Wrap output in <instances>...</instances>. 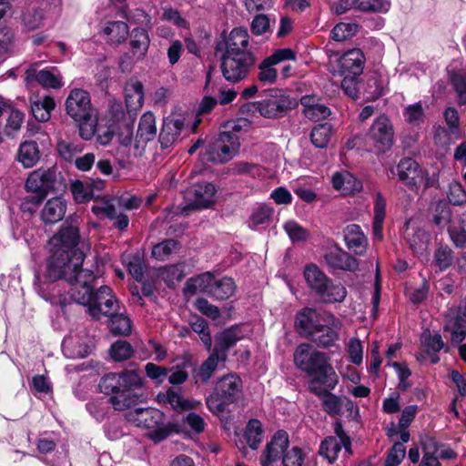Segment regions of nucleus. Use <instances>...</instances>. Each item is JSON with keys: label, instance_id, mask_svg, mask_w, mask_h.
<instances>
[{"label": "nucleus", "instance_id": "f257e3e1", "mask_svg": "<svg viewBox=\"0 0 466 466\" xmlns=\"http://www.w3.org/2000/svg\"><path fill=\"white\" fill-rule=\"evenodd\" d=\"M78 228L73 224L62 227L49 244L52 255L46 264L45 281L36 276L35 284L43 299L66 306L70 299L87 308L94 319L109 317L119 309L118 301L107 286L93 293L95 276L82 268L84 253L77 248Z\"/></svg>", "mask_w": 466, "mask_h": 466}, {"label": "nucleus", "instance_id": "f03ea898", "mask_svg": "<svg viewBox=\"0 0 466 466\" xmlns=\"http://www.w3.org/2000/svg\"><path fill=\"white\" fill-rule=\"evenodd\" d=\"M296 366L309 377L310 391L321 395L333 389L338 383V377L326 355L312 350L310 345L300 344L294 352Z\"/></svg>", "mask_w": 466, "mask_h": 466}, {"label": "nucleus", "instance_id": "7ed1b4c3", "mask_svg": "<svg viewBox=\"0 0 466 466\" xmlns=\"http://www.w3.org/2000/svg\"><path fill=\"white\" fill-rule=\"evenodd\" d=\"M142 385L143 380L137 370H126L106 374L98 386L101 392L111 395L110 402L114 409L122 410L136 403L137 396L133 390Z\"/></svg>", "mask_w": 466, "mask_h": 466}, {"label": "nucleus", "instance_id": "20e7f679", "mask_svg": "<svg viewBox=\"0 0 466 466\" xmlns=\"http://www.w3.org/2000/svg\"><path fill=\"white\" fill-rule=\"evenodd\" d=\"M431 222L440 229L447 228L451 241L457 247L466 243V212L454 217L450 204L440 200L431 207Z\"/></svg>", "mask_w": 466, "mask_h": 466}, {"label": "nucleus", "instance_id": "39448f33", "mask_svg": "<svg viewBox=\"0 0 466 466\" xmlns=\"http://www.w3.org/2000/svg\"><path fill=\"white\" fill-rule=\"evenodd\" d=\"M56 181V172L52 168H38L31 172L25 182V188L29 192L35 193V196L27 197L23 203V208L33 211L30 208H26L27 204H33L36 207L46 197L50 190L53 189Z\"/></svg>", "mask_w": 466, "mask_h": 466}, {"label": "nucleus", "instance_id": "423d86ee", "mask_svg": "<svg viewBox=\"0 0 466 466\" xmlns=\"http://www.w3.org/2000/svg\"><path fill=\"white\" fill-rule=\"evenodd\" d=\"M66 111L79 126L90 122L96 116L89 93L81 88L70 91L66 100Z\"/></svg>", "mask_w": 466, "mask_h": 466}, {"label": "nucleus", "instance_id": "0eeeda50", "mask_svg": "<svg viewBox=\"0 0 466 466\" xmlns=\"http://www.w3.org/2000/svg\"><path fill=\"white\" fill-rule=\"evenodd\" d=\"M239 146V138L237 135L219 133L209 144L205 158L214 164L228 162L238 153Z\"/></svg>", "mask_w": 466, "mask_h": 466}, {"label": "nucleus", "instance_id": "6e6552de", "mask_svg": "<svg viewBox=\"0 0 466 466\" xmlns=\"http://www.w3.org/2000/svg\"><path fill=\"white\" fill-rule=\"evenodd\" d=\"M255 64L253 54L232 56L223 54L221 58V72L226 80L237 83L244 79Z\"/></svg>", "mask_w": 466, "mask_h": 466}, {"label": "nucleus", "instance_id": "1a4fd4ad", "mask_svg": "<svg viewBox=\"0 0 466 466\" xmlns=\"http://www.w3.org/2000/svg\"><path fill=\"white\" fill-rule=\"evenodd\" d=\"M138 426H145L150 429L147 435L155 442L162 441L167 439L173 431H176V426L173 424L158 423L162 414L158 410H139L136 411Z\"/></svg>", "mask_w": 466, "mask_h": 466}, {"label": "nucleus", "instance_id": "9d476101", "mask_svg": "<svg viewBox=\"0 0 466 466\" xmlns=\"http://www.w3.org/2000/svg\"><path fill=\"white\" fill-rule=\"evenodd\" d=\"M334 433L336 436H329L321 441L319 451V455L329 463L338 459L342 447L347 452L351 453V441L345 432L341 422L336 421L334 423Z\"/></svg>", "mask_w": 466, "mask_h": 466}, {"label": "nucleus", "instance_id": "9b49d317", "mask_svg": "<svg viewBox=\"0 0 466 466\" xmlns=\"http://www.w3.org/2000/svg\"><path fill=\"white\" fill-rule=\"evenodd\" d=\"M368 138L380 152L389 150L393 145L394 131L390 120L384 115L378 116L371 125Z\"/></svg>", "mask_w": 466, "mask_h": 466}, {"label": "nucleus", "instance_id": "f8f14e48", "mask_svg": "<svg viewBox=\"0 0 466 466\" xmlns=\"http://www.w3.org/2000/svg\"><path fill=\"white\" fill-rule=\"evenodd\" d=\"M216 194L215 186L211 183H201L193 186L187 190L185 198L187 205L183 208V212L190 209H201L209 208L214 203Z\"/></svg>", "mask_w": 466, "mask_h": 466}, {"label": "nucleus", "instance_id": "ddd939ff", "mask_svg": "<svg viewBox=\"0 0 466 466\" xmlns=\"http://www.w3.org/2000/svg\"><path fill=\"white\" fill-rule=\"evenodd\" d=\"M365 56L359 48L348 50L342 54L333 66V73L338 75L360 76L363 72Z\"/></svg>", "mask_w": 466, "mask_h": 466}, {"label": "nucleus", "instance_id": "4468645a", "mask_svg": "<svg viewBox=\"0 0 466 466\" xmlns=\"http://www.w3.org/2000/svg\"><path fill=\"white\" fill-rule=\"evenodd\" d=\"M289 446V436L284 431H277L266 445L261 456V466H276L280 459L283 460L285 451Z\"/></svg>", "mask_w": 466, "mask_h": 466}, {"label": "nucleus", "instance_id": "2eb2a0df", "mask_svg": "<svg viewBox=\"0 0 466 466\" xmlns=\"http://www.w3.org/2000/svg\"><path fill=\"white\" fill-rule=\"evenodd\" d=\"M324 322L319 324L309 335L319 346L328 348L339 339L341 322L333 315L328 316Z\"/></svg>", "mask_w": 466, "mask_h": 466}, {"label": "nucleus", "instance_id": "dca6fc26", "mask_svg": "<svg viewBox=\"0 0 466 466\" xmlns=\"http://www.w3.org/2000/svg\"><path fill=\"white\" fill-rule=\"evenodd\" d=\"M323 258L331 270L356 272L360 268L354 257L337 246L327 250Z\"/></svg>", "mask_w": 466, "mask_h": 466}, {"label": "nucleus", "instance_id": "f3484780", "mask_svg": "<svg viewBox=\"0 0 466 466\" xmlns=\"http://www.w3.org/2000/svg\"><path fill=\"white\" fill-rule=\"evenodd\" d=\"M270 96L258 104L259 113L265 117L281 116L293 106L289 96L284 91L271 90Z\"/></svg>", "mask_w": 466, "mask_h": 466}, {"label": "nucleus", "instance_id": "a211bd4d", "mask_svg": "<svg viewBox=\"0 0 466 466\" xmlns=\"http://www.w3.org/2000/svg\"><path fill=\"white\" fill-rule=\"evenodd\" d=\"M216 396L224 403H233L242 392V381L236 374L222 377L216 385Z\"/></svg>", "mask_w": 466, "mask_h": 466}, {"label": "nucleus", "instance_id": "6ab92c4d", "mask_svg": "<svg viewBox=\"0 0 466 466\" xmlns=\"http://www.w3.org/2000/svg\"><path fill=\"white\" fill-rule=\"evenodd\" d=\"M34 80L45 88L58 89L64 86L62 75L56 67L36 71L30 66L25 71V81L30 84Z\"/></svg>", "mask_w": 466, "mask_h": 466}, {"label": "nucleus", "instance_id": "aec40b11", "mask_svg": "<svg viewBox=\"0 0 466 466\" xmlns=\"http://www.w3.org/2000/svg\"><path fill=\"white\" fill-rule=\"evenodd\" d=\"M390 0H339L336 6V13L343 14L350 9L363 12L386 13L390 10Z\"/></svg>", "mask_w": 466, "mask_h": 466}, {"label": "nucleus", "instance_id": "412c9836", "mask_svg": "<svg viewBox=\"0 0 466 466\" xmlns=\"http://www.w3.org/2000/svg\"><path fill=\"white\" fill-rule=\"evenodd\" d=\"M399 179L410 188H417L424 183V172L419 164L411 159H402L398 165Z\"/></svg>", "mask_w": 466, "mask_h": 466}, {"label": "nucleus", "instance_id": "4be33fe9", "mask_svg": "<svg viewBox=\"0 0 466 466\" xmlns=\"http://www.w3.org/2000/svg\"><path fill=\"white\" fill-rule=\"evenodd\" d=\"M331 184L335 190L344 196L355 194L362 189L361 181L346 170L335 172L331 177Z\"/></svg>", "mask_w": 466, "mask_h": 466}, {"label": "nucleus", "instance_id": "5701e85b", "mask_svg": "<svg viewBox=\"0 0 466 466\" xmlns=\"http://www.w3.org/2000/svg\"><path fill=\"white\" fill-rule=\"evenodd\" d=\"M249 35L247 29L237 27L232 29L226 40V50L224 54L238 56L240 54H252L248 50Z\"/></svg>", "mask_w": 466, "mask_h": 466}, {"label": "nucleus", "instance_id": "b1692460", "mask_svg": "<svg viewBox=\"0 0 466 466\" xmlns=\"http://www.w3.org/2000/svg\"><path fill=\"white\" fill-rule=\"evenodd\" d=\"M79 135L85 140H89L96 136L97 143L106 146L113 138V131L107 127H102L96 122V116L90 122L80 125Z\"/></svg>", "mask_w": 466, "mask_h": 466}, {"label": "nucleus", "instance_id": "393cba45", "mask_svg": "<svg viewBox=\"0 0 466 466\" xmlns=\"http://www.w3.org/2000/svg\"><path fill=\"white\" fill-rule=\"evenodd\" d=\"M30 109L33 116L39 122H46L56 107L55 100L50 96H40L33 94L29 97Z\"/></svg>", "mask_w": 466, "mask_h": 466}, {"label": "nucleus", "instance_id": "a878e982", "mask_svg": "<svg viewBox=\"0 0 466 466\" xmlns=\"http://www.w3.org/2000/svg\"><path fill=\"white\" fill-rule=\"evenodd\" d=\"M344 239L348 248L356 255L362 256L365 253L368 239L359 225L350 224L347 226L344 231Z\"/></svg>", "mask_w": 466, "mask_h": 466}, {"label": "nucleus", "instance_id": "bb28decb", "mask_svg": "<svg viewBox=\"0 0 466 466\" xmlns=\"http://www.w3.org/2000/svg\"><path fill=\"white\" fill-rule=\"evenodd\" d=\"M66 203L62 198L49 199L41 211V218L46 224H55L63 219Z\"/></svg>", "mask_w": 466, "mask_h": 466}, {"label": "nucleus", "instance_id": "cd10ccee", "mask_svg": "<svg viewBox=\"0 0 466 466\" xmlns=\"http://www.w3.org/2000/svg\"><path fill=\"white\" fill-rule=\"evenodd\" d=\"M124 91L128 111H135L142 107L144 103V86L140 81L136 79L127 81Z\"/></svg>", "mask_w": 466, "mask_h": 466}, {"label": "nucleus", "instance_id": "c85d7f7f", "mask_svg": "<svg viewBox=\"0 0 466 466\" xmlns=\"http://www.w3.org/2000/svg\"><path fill=\"white\" fill-rule=\"evenodd\" d=\"M303 113L307 118L312 121L325 119L330 115L329 107L320 104L319 99L311 96H304L300 99Z\"/></svg>", "mask_w": 466, "mask_h": 466}, {"label": "nucleus", "instance_id": "c756f323", "mask_svg": "<svg viewBox=\"0 0 466 466\" xmlns=\"http://www.w3.org/2000/svg\"><path fill=\"white\" fill-rule=\"evenodd\" d=\"M245 332L239 326H232L223 330L217 337L216 349L222 352V358H227L228 350L245 337Z\"/></svg>", "mask_w": 466, "mask_h": 466}, {"label": "nucleus", "instance_id": "7c9ffc66", "mask_svg": "<svg viewBox=\"0 0 466 466\" xmlns=\"http://www.w3.org/2000/svg\"><path fill=\"white\" fill-rule=\"evenodd\" d=\"M405 238L413 252L422 253L427 249L430 237L424 229L407 223Z\"/></svg>", "mask_w": 466, "mask_h": 466}, {"label": "nucleus", "instance_id": "2f4dec72", "mask_svg": "<svg viewBox=\"0 0 466 466\" xmlns=\"http://www.w3.org/2000/svg\"><path fill=\"white\" fill-rule=\"evenodd\" d=\"M215 280L216 279L211 273H203L196 278H191L188 279L184 291L186 294L189 295L195 294L197 292H203L211 296V289H213Z\"/></svg>", "mask_w": 466, "mask_h": 466}, {"label": "nucleus", "instance_id": "473e14b6", "mask_svg": "<svg viewBox=\"0 0 466 466\" xmlns=\"http://www.w3.org/2000/svg\"><path fill=\"white\" fill-rule=\"evenodd\" d=\"M184 126L180 118H168L164 121L163 127L159 134V140L162 147L166 148L171 145L179 136Z\"/></svg>", "mask_w": 466, "mask_h": 466}, {"label": "nucleus", "instance_id": "72a5a7b5", "mask_svg": "<svg viewBox=\"0 0 466 466\" xmlns=\"http://www.w3.org/2000/svg\"><path fill=\"white\" fill-rule=\"evenodd\" d=\"M348 291L340 283H334L330 279L324 285L318 296L325 303L342 302L347 297Z\"/></svg>", "mask_w": 466, "mask_h": 466}, {"label": "nucleus", "instance_id": "f704fd0d", "mask_svg": "<svg viewBox=\"0 0 466 466\" xmlns=\"http://www.w3.org/2000/svg\"><path fill=\"white\" fill-rule=\"evenodd\" d=\"M157 136L156 117L151 112L145 113L139 121L137 128V143H147Z\"/></svg>", "mask_w": 466, "mask_h": 466}, {"label": "nucleus", "instance_id": "c9c22d12", "mask_svg": "<svg viewBox=\"0 0 466 466\" xmlns=\"http://www.w3.org/2000/svg\"><path fill=\"white\" fill-rule=\"evenodd\" d=\"M150 39L147 32L143 28H136L132 31L130 46L133 56L137 59H142L147 53Z\"/></svg>", "mask_w": 466, "mask_h": 466}, {"label": "nucleus", "instance_id": "e433bc0d", "mask_svg": "<svg viewBox=\"0 0 466 466\" xmlns=\"http://www.w3.org/2000/svg\"><path fill=\"white\" fill-rule=\"evenodd\" d=\"M304 278L309 287L317 294L322 290L324 285L329 279L327 275L314 264H309L305 267Z\"/></svg>", "mask_w": 466, "mask_h": 466}, {"label": "nucleus", "instance_id": "4c0bfd02", "mask_svg": "<svg viewBox=\"0 0 466 466\" xmlns=\"http://www.w3.org/2000/svg\"><path fill=\"white\" fill-rule=\"evenodd\" d=\"M18 161L26 168L32 167L39 160V149L35 142L25 141L20 145Z\"/></svg>", "mask_w": 466, "mask_h": 466}, {"label": "nucleus", "instance_id": "58836bf2", "mask_svg": "<svg viewBox=\"0 0 466 466\" xmlns=\"http://www.w3.org/2000/svg\"><path fill=\"white\" fill-rule=\"evenodd\" d=\"M103 32L112 44H121L127 38L129 28L127 23L115 21L108 22Z\"/></svg>", "mask_w": 466, "mask_h": 466}, {"label": "nucleus", "instance_id": "ea45409f", "mask_svg": "<svg viewBox=\"0 0 466 466\" xmlns=\"http://www.w3.org/2000/svg\"><path fill=\"white\" fill-rule=\"evenodd\" d=\"M386 215V201L380 193H377L374 204L373 234L378 239L382 238V225Z\"/></svg>", "mask_w": 466, "mask_h": 466}, {"label": "nucleus", "instance_id": "a19ab883", "mask_svg": "<svg viewBox=\"0 0 466 466\" xmlns=\"http://www.w3.org/2000/svg\"><path fill=\"white\" fill-rule=\"evenodd\" d=\"M273 208L267 205H259L255 208L248 219V227L256 229L259 226H267L273 216Z\"/></svg>", "mask_w": 466, "mask_h": 466}, {"label": "nucleus", "instance_id": "79ce46f5", "mask_svg": "<svg viewBox=\"0 0 466 466\" xmlns=\"http://www.w3.org/2000/svg\"><path fill=\"white\" fill-rule=\"evenodd\" d=\"M211 290V297L220 300L228 299L234 295L236 285L232 279L222 278L215 280Z\"/></svg>", "mask_w": 466, "mask_h": 466}, {"label": "nucleus", "instance_id": "37998d69", "mask_svg": "<svg viewBox=\"0 0 466 466\" xmlns=\"http://www.w3.org/2000/svg\"><path fill=\"white\" fill-rule=\"evenodd\" d=\"M421 343L423 344L427 353L431 356V362L437 363L439 358L436 353L443 347L444 343L440 334L431 335L429 331H424L421 335Z\"/></svg>", "mask_w": 466, "mask_h": 466}, {"label": "nucleus", "instance_id": "c03bdc74", "mask_svg": "<svg viewBox=\"0 0 466 466\" xmlns=\"http://www.w3.org/2000/svg\"><path fill=\"white\" fill-rule=\"evenodd\" d=\"M245 439L252 450L258 449L263 440L262 423L258 420L252 419L248 422Z\"/></svg>", "mask_w": 466, "mask_h": 466}, {"label": "nucleus", "instance_id": "a18cd8bd", "mask_svg": "<svg viewBox=\"0 0 466 466\" xmlns=\"http://www.w3.org/2000/svg\"><path fill=\"white\" fill-rule=\"evenodd\" d=\"M423 457L420 466H441L436 455V440L427 436L422 440Z\"/></svg>", "mask_w": 466, "mask_h": 466}, {"label": "nucleus", "instance_id": "49530a36", "mask_svg": "<svg viewBox=\"0 0 466 466\" xmlns=\"http://www.w3.org/2000/svg\"><path fill=\"white\" fill-rule=\"evenodd\" d=\"M332 135V127L329 123H324L314 127L310 133L312 144L319 148H324L328 146Z\"/></svg>", "mask_w": 466, "mask_h": 466}, {"label": "nucleus", "instance_id": "de8ad7c7", "mask_svg": "<svg viewBox=\"0 0 466 466\" xmlns=\"http://www.w3.org/2000/svg\"><path fill=\"white\" fill-rule=\"evenodd\" d=\"M219 350V349L214 348L212 354L201 365L198 370V376L204 381H207L210 379L212 373L218 367V361H224L226 360V358H222V352Z\"/></svg>", "mask_w": 466, "mask_h": 466}, {"label": "nucleus", "instance_id": "09e8293b", "mask_svg": "<svg viewBox=\"0 0 466 466\" xmlns=\"http://www.w3.org/2000/svg\"><path fill=\"white\" fill-rule=\"evenodd\" d=\"M110 318V330L115 335L127 336L131 333V320L122 313H113Z\"/></svg>", "mask_w": 466, "mask_h": 466}, {"label": "nucleus", "instance_id": "8fccbe9b", "mask_svg": "<svg viewBox=\"0 0 466 466\" xmlns=\"http://www.w3.org/2000/svg\"><path fill=\"white\" fill-rule=\"evenodd\" d=\"M317 312L313 309L306 308L302 309L296 318V325L303 331L310 334L319 325L316 323Z\"/></svg>", "mask_w": 466, "mask_h": 466}, {"label": "nucleus", "instance_id": "3c124183", "mask_svg": "<svg viewBox=\"0 0 466 466\" xmlns=\"http://www.w3.org/2000/svg\"><path fill=\"white\" fill-rule=\"evenodd\" d=\"M424 108L420 102L406 106L403 110L405 121L411 126H420L424 120Z\"/></svg>", "mask_w": 466, "mask_h": 466}, {"label": "nucleus", "instance_id": "603ef678", "mask_svg": "<svg viewBox=\"0 0 466 466\" xmlns=\"http://www.w3.org/2000/svg\"><path fill=\"white\" fill-rule=\"evenodd\" d=\"M453 251L448 246H441L434 252V262L441 271L446 270L453 263Z\"/></svg>", "mask_w": 466, "mask_h": 466}, {"label": "nucleus", "instance_id": "864d4df0", "mask_svg": "<svg viewBox=\"0 0 466 466\" xmlns=\"http://www.w3.org/2000/svg\"><path fill=\"white\" fill-rule=\"evenodd\" d=\"M190 326L199 335L200 339L209 350L212 346V339L207 321L202 318L196 317L191 320Z\"/></svg>", "mask_w": 466, "mask_h": 466}, {"label": "nucleus", "instance_id": "5fc2aeb1", "mask_svg": "<svg viewBox=\"0 0 466 466\" xmlns=\"http://www.w3.org/2000/svg\"><path fill=\"white\" fill-rule=\"evenodd\" d=\"M178 242L174 239H167L155 245L152 248V256L159 260L166 259L170 254L178 248Z\"/></svg>", "mask_w": 466, "mask_h": 466}, {"label": "nucleus", "instance_id": "6e6d98bb", "mask_svg": "<svg viewBox=\"0 0 466 466\" xmlns=\"http://www.w3.org/2000/svg\"><path fill=\"white\" fill-rule=\"evenodd\" d=\"M133 354L131 345L123 340H117L110 349V356L116 361H123L129 359Z\"/></svg>", "mask_w": 466, "mask_h": 466}, {"label": "nucleus", "instance_id": "4d7b16f0", "mask_svg": "<svg viewBox=\"0 0 466 466\" xmlns=\"http://www.w3.org/2000/svg\"><path fill=\"white\" fill-rule=\"evenodd\" d=\"M358 25L354 23H339L331 31V37L335 41H343L357 33Z\"/></svg>", "mask_w": 466, "mask_h": 466}, {"label": "nucleus", "instance_id": "13d9d810", "mask_svg": "<svg viewBox=\"0 0 466 466\" xmlns=\"http://www.w3.org/2000/svg\"><path fill=\"white\" fill-rule=\"evenodd\" d=\"M284 229L292 242L304 241L309 236L307 230L294 220L286 222L284 224Z\"/></svg>", "mask_w": 466, "mask_h": 466}, {"label": "nucleus", "instance_id": "bf43d9fd", "mask_svg": "<svg viewBox=\"0 0 466 466\" xmlns=\"http://www.w3.org/2000/svg\"><path fill=\"white\" fill-rule=\"evenodd\" d=\"M274 64L267 57L259 65L258 79L263 83L272 84L277 79V70Z\"/></svg>", "mask_w": 466, "mask_h": 466}, {"label": "nucleus", "instance_id": "052dcab7", "mask_svg": "<svg viewBox=\"0 0 466 466\" xmlns=\"http://www.w3.org/2000/svg\"><path fill=\"white\" fill-rule=\"evenodd\" d=\"M347 351L352 363L360 365L363 360V346L357 338H351L347 344Z\"/></svg>", "mask_w": 466, "mask_h": 466}, {"label": "nucleus", "instance_id": "680f3d73", "mask_svg": "<svg viewBox=\"0 0 466 466\" xmlns=\"http://www.w3.org/2000/svg\"><path fill=\"white\" fill-rule=\"evenodd\" d=\"M165 399L167 402L169 403L172 406V408L177 410H183L186 409L194 408L192 402L183 400L180 394L172 389H169L167 391Z\"/></svg>", "mask_w": 466, "mask_h": 466}, {"label": "nucleus", "instance_id": "e2e57ef3", "mask_svg": "<svg viewBox=\"0 0 466 466\" xmlns=\"http://www.w3.org/2000/svg\"><path fill=\"white\" fill-rule=\"evenodd\" d=\"M22 23L26 30H35L42 23V14L36 9H28L22 15Z\"/></svg>", "mask_w": 466, "mask_h": 466}, {"label": "nucleus", "instance_id": "0e129e2a", "mask_svg": "<svg viewBox=\"0 0 466 466\" xmlns=\"http://www.w3.org/2000/svg\"><path fill=\"white\" fill-rule=\"evenodd\" d=\"M406 454V449L400 442H395L390 450L385 461V466H398Z\"/></svg>", "mask_w": 466, "mask_h": 466}, {"label": "nucleus", "instance_id": "69168bd1", "mask_svg": "<svg viewBox=\"0 0 466 466\" xmlns=\"http://www.w3.org/2000/svg\"><path fill=\"white\" fill-rule=\"evenodd\" d=\"M113 204L116 209L132 210L138 208L141 205V199L135 196L123 195L118 198H112Z\"/></svg>", "mask_w": 466, "mask_h": 466}, {"label": "nucleus", "instance_id": "338daca9", "mask_svg": "<svg viewBox=\"0 0 466 466\" xmlns=\"http://www.w3.org/2000/svg\"><path fill=\"white\" fill-rule=\"evenodd\" d=\"M305 454L299 447H293L283 455L282 463L284 466H301Z\"/></svg>", "mask_w": 466, "mask_h": 466}, {"label": "nucleus", "instance_id": "774afa93", "mask_svg": "<svg viewBox=\"0 0 466 466\" xmlns=\"http://www.w3.org/2000/svg\"><path fill=\"white\" fill-rule=\"evenodd\" d=\"M448 198L453 205H462L466 203V191L461 184L453 182L450 185Z\"/></svg>", "mask_w": 466, "mask_h": 466}]
</instances>
